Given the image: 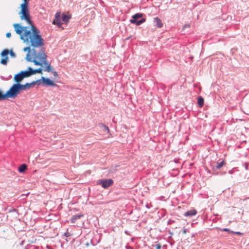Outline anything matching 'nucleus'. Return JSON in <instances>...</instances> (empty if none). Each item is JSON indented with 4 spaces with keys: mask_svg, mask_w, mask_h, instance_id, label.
Returning a JSON list of instances; mask_svg holds the SVG:
<instances>
[{
    "mask_svg": "<svg viewBox=\"0 0 249 249\" xmlns=\"http://www.w3.org/2000/svg\"><path fill=\"white\" fill-rule=\"evenodd\" d=\"M68 233H65V236H67H67H68Z\"/></svg>",
    "mask_w": 249,
    "mask_h": 249,
    "instance_id": "c756f323",
    "label": "nucleus"
},
{
    "mask_svg": "<svg viewBox=\"0 0 249 249\" xmlns=\"http://www.w3.org/2000/svg\"><path fill=\"white\" fill-rule=\"evenodd\" d=\"M23 51L24 52H26V51H28L29 52H31V48L30 47H25L23 49Z\"/></svg>",
    "mask_w": 249,
    "mask_h": 249,
    "instance_id": "5701e85b",
    "label": "nucleus"
},
{
    "mask_svg": "<svg viewBox=\"0 0 249 249\" xmlns=\"http://www.w3.org/2000/svg\"><path fill=\"white\" fill-rule=\"evenodd\" d=\"M113 183V180L111 179H107L104 180H99V184L101 185L104 188H107L109 186H111Z\"/></svg>",
    "mask_w": 249,
    "mask_h": 249,
    "instance_id": "423d86ee",
    "label": "nucleus"
},
{
    "mask_svg": "<svg viewBox=\"0 0 249 249\" xmlns=\"http://www.w3.org/2000/svg\"><path fill=\"white\" fill-rule=\"evenodd\" d=\"M71 16L67 15L66 14H63L61 17L62 21H63L67 23L69 22V19L71 18Z\"/></svg>",
    "mask_w": 249,
    "mask_h": 249,
    "instance_id": "2eb2a0df",
    "label": "nucleus"
},
{
    "mask_svg": "<svg viewBox=\"0 0 249 249\" xmlns=\"http://www.w3.org/2000/svg\"><path fill=\"white\" fill-rule=\"evenodd\" d=\"M24 3L20 5L21 10L20 19L25 20L27 23L31 24L30 29L27 26H22L19 24L13 25L16 33L20 36V38L27 45H30L33 48L41 47L44 45V40L40 35V31L32 24L28 5L30 0H23Z\"/></svg>",
    "mask_w": 249,
    "mask_h": 249,
    "instance_id": "f257e3e1",
    "label": "nucleus"
},
{
    "mask_svg": "<svg viewBox=\"0 0 249 249\" xmlns=\"http://www.w3.org/2000/svg\"><path fill=\"white\" fill-rule=\"evenodd\" d=\"M10 54L13 57H15L16 56L15 53L14 52H13L12 51H11L10 52Z\"/></svg>",
    "mask_w": 249,
    "mask_h": 249,
    "instance_id": "b1692460",
    "label": "nucleus"
},
{
    "mask_svg": "<svg viewBox=\"0 0 249 249\" xmlns=\"http://www.w3.org/2000/svg\"><path fill=\"white\" fill-rule=\"evenodd\" d=\"M33 55L34 59L31 57L30 54L28 53L26 55V59L29 62H32L36 66H45L44 69V71L47 72L52 71L53 68L51 64L47 60V55L42 50L39 53H37L34 49H33Z\"/></svg>",
    "mask_w": 249,
    "mask_h": 249,
    "instance_id": "f03ea898",
    "label": "nucleus"
},
{
    "mask_svg": "<svg viewBox=\"0 0 249 249\" xmlns=\"http://www.w3.org/2000/svg\"><path fill=\"white\" fill-rule=\"evenodd\" d=\"M53 23L58 25L59 27H61L62 24V19L60 13L57 12L55 14V18L53 20Z\"/></svg>",
    "mask_w": 249,
    "mask_h": 249,
    "instance_id": "6e6552de",
    "label": "nucleus"
},
{
    "mask_svg": "<svg viewBox=\"0 0 249 249\" xmlns=\"http://www.w3.org/2000/svg\"><path fill=\"white\" fill-rule=\"evenodd\" d=\"M82 216H83V214H76L73 215L71 219V222L72 223H74L76 222V220L78 219H80Z\"/></svg>",
    "mask_w": 249,
    "mask_h": 249,
    "instance_id": "4468645a",
    "label": "nucleus"
},
{
    "mask_svg": "<svg viewBox=\"0 0 249 249\" xmlns=\"http://www.w3.org/2000/svg\"><path fill=\"white\" fill-rule=\"evenodd\" d=\"M41 81L42 80L43 83L45 84L47 86H55L56 85L54 84V83L49 78H45L44 77H42L41 79H40Z\"/></svg>",
    "mask_w": 249,
    "mask_h": 249,
    "instance_id": "1a4fd4ad",
    "label": "nucleus"
},
{
    "mask_svg": "<svg viewBox=\"0 0 249 249\" xmlns=\"http://www.w3.org/2000/svg\"><path fill=\"white\" fill-rule=\"evenodd\" d=\"M189 27V26L188 25H185V26H184V27Z\"/></svg>",
    "mask_w": 249,
    "mask_h": 249,
    "instance_id": "c85d7f7f",
    "label": "nucleus"
},
{
    "mask_svg": "<svg viewBox=\"0 0 249 249\" xmlns=\"http://www.w3.org/2000/svg\"><path fill=\"white\" fill-rule=\"evenodd\" d=\"M102 126L103 127L104 130L105 131H107V132H109V128H108V126H107V125H106L105 124H102Z\"/></svg>",
    "mask_w": 249,
    "mask_h": 249,
    "instance_id": "aec40b11",
    "label": "nucleus"
},
{
    "mask_svg": "<svg viewBox=\"0 0 249 249\" xmlns=\"http://www.w3.org/2000/svg\"><path fill=\"white\" fill-rule=\"evenodd\" d=\"M234 233L237 234H241V233L240 232H235Z\"/></svg>",
    "mask_w": 249,
    "mask_h": 249,
    "instance_id": "cd10ccee",
    "label": "nucleus"
},
{
    "mask_svg": "<svg viewBox=\"0 0 249 249\" xmlns=\"http://www.w3.org/2000/svg\"><path fill=\"white\" fill-rule=\"evenodd\" d=\"M221 231H228V232H229L233 233V232L232 231H231L229 229H228V228L223 229L221 230Z\"/></svg>",
    "mask_w": 249,
    "mask_h": 249,
    "instance_id": "412c9836",
    "label": "nucleus"
},
{
    "mask_svg": "<svg viewBox=\"0 0 249 249\" xmlns=\"http://www.w3.org/2000/svg\"><path fill=\"white\" fill-rule=\"evenodd\" d=\"M28 70V71H21L20 72L23 78L28 77L33 75V73L31 71L32 68L29 67Z\"/></svg>",
    "mask_w": 249,
    "mask_h": 249,
    "instance_id": "9d476101",
    "label": "nucleus"
},
{
    "mask_svg": "<svg viewBox=\"0 0 249 249\" xmlns=\"http://www.w3.org/2000/svg\"><path fill=\"white\" fill-rule=\"evenodd\" d=\"M41 84V80H37L35 81H33L31 83H26L24 85L20 84V87L21 90H26L30 89L32 87L34 86L36 84L40 85Z\"/></svg>",
    "mask_w": 249,
    "mask_h": 249,
    "instance_id": "39448f33",
    "label": "nucleus"
},
{
    "mask_svg": "<svg viewBox=\"0 0 249 249\" xmlns=\"http://www.w3.org/2000/svg\"><path fill=\"white\" fill-rule=\"evenodd\" d=\"M154 22L156 26L158 28H161L162 27L163 24L161 21V20L158 17L155 18H154Z\"/></svg>",
    "mask_w": 249,
    "mask_h": 249,
    "instance_id": "9b49d317",
    "label": "nucleus"
},
{
    "mask_svg": "<svg viewBox=\"0 0 249 249\" xmlns=\"http://www.w3.org/2000/svg\"><path fill=\"white\" fill-rule=\"evenodd\" d=\"M27 169V166L25 164L21 165L18 168V171L20 173H23Z\"/></svg>",
    "mask_w": 249,
    "mask_h": 249,
    "instance_id": "dca6fc26",
    "label": "nucleus"
},
{
    "mask_svg": "<svg viewBox=\"0 0 249 249\" xmlns=\"http://www.w3.org/2000/svg\"><path fill=\"white\" fill-rule=\"evenodd\" d=\"M22 91L20 87V83H16L13 84L6 91L5 94H3L0 90V101L6 100L8 98L15 99L18 94Z\"/></svg>",
    "mask_w": 249,
    "mask_h": 249,
    "instance_id": "7ed1b4c3",
    "label": "nucleus"
},
{
    "mask_svg": "<svg viewBox=\"0 0 249 249\" xmlns=\"http://www.w3.org/2000/svg\"><path fill=\"white\" fill-rule=\"evenodd\" d=\"M154 247H155L156 249H161V245L160 244H156L155 245L153 246Z\"/></svg>",
    "mask_w": 249,
    "mask_h": 249,
    "instance_id": "4be33fe9",
    "label": "nucleus"
},
{
    "mask_svg": "<svg viewBox=\"0 0 249 249\" xmlns=\"http://www.w3.org/2000/svg\"><path fill=\"white\" fill-rule=\"evenodd\" d=\"M8 53L9 51L7 50H3L1 53V56L2 57L0 61V63L1 64L4 65L7 64L8 60V57L7 56Z\"/></svg>",
    "mask_w": 249,
    "mask_h": 249,
    "instance_id": "0eeeda50",
    "label": "nucleus"
},
{
    "mask_svg": "<svg viewBox=\"0 0 249 249\" xmlns=\"http://www.w3.org/2000/svg\"><path fill=\"white\" fill-rule=\"evenodd\" d=\"M142 16V14L137 13L132 16V18L130 20V22L131 23H134L137 25H140L145 21L144 18H141L140 20H138V19L141 18Z\"/></svg>",
    "mask_w": 249,
    "mask_h": 249,
    "instance_id": "20e7f679",
    "label": "nucleus"
},
{
    "mask_svg": "<svg viewBox=\"0 0 249 249\" xmlns=\"http://www.w3.org/2000/svg\"><path fill=\"white\" fill-rule=\"evenodd\" d=\"M186 232H187V230L186 229H184L183 231V233L185 234Z\"/></svg>",
    "mask_w": 249,
    "mask_h": 249,
    "instance_id": "a878e982",
    "label": "nucleus"
},
{
    "mask_svg": "<svg viewBox=\"0 0 249 249\" xmlns=\"http://www.w3.org/2000/svg\"><path fill=\"white\" fill-rule=\"evenodd\" d=\"M11 36V33H7L6 34V37H10Z\"/></svg>",
    "mask_w": 249,
    "mask_h": 249,
    "instance_id": "393cba45",
    "label": "nucleus"
},
{
    "mask_svg": "<svg viewBox=\"0 0 249 249\" xmlns=\"http://www.w3.org/2000/svg\"><path fill=\"white\" fill-rule=\"evenodd\" d=\"M42 69L41 68H39V69H36L34 70L32 69L31 71L32 72L33 75V74H35L37 73H40L42 72Z\"/></svg>",
    "mask_w": 249,
    "mask_h": 249,
    "instance_id": "a211bd4d",
    "label": "nucleus"
},
{
    "mask_svg": "<svg viewBox=\"0 0 249 249\" xmlns=\"http://www.w3.org/2000/svg\"><path fill=\"white\" fill-rule=\"evenodd\" d=\"M224 164V162L223 160L221 161L220 162H217L216 165V169H219L221 168L223 166Z\"/></svg>",
    "mask_w": 249,
    "mask_h": 249,
    "instance_id": "6ab92c4d",
    "label": "nucleus"
},
{
    "mask_svg": "<svg viewBox=\"0 0 249 249\" xmlns=\"http://www.w3.org/2000/svg\"><path fill=\"white\" fill-rule=\"evenodd\" d=\"M197 104L200 107H202L204 104V99L200 96L198 98Z\"/></svg>",
    "mask_w": 249,
    "mask_h": 249,
    "instance_id": "f3484780",
    "label": "nucleus"
},
{
    "mask_svg": "<svg viewBox=\"0 0 249 249\" xmlns=\"http://www.w3.org/2000/svg\"><path fill=\"white\" fill-rule=\"evenodd\" d=\"M24 78L20 72L16 74L14 76V80L17 82V83H19Z\"/></svg>",
    "mask_w": 249,
    "mask_h": 249,
    "instance_id": "f8f14e48",
    "label": "nucleus"
},
{
    "mask_svg": "<svg viewBox=\"0 0 249 249\" xmlns=\"http://www.w3.org/2000/svg\"><path fill=\"white\" fill-rule=\"evenodd\" d=\"M196 213L197 212L195 209H192L185 212L184 215L185 216H192L195 215Z\"/></svg>",
    "mask_w": 249,
    "mask_h": 249,
    "instance_id": "ddd939ff",
    "label": "nucleus"
},
{
    "mask_svg": "<svg viewBox=\"0 0 249 249\" xmlns=\"http://www.w3.org/2000/svg\"><path fill=\"white\" fill-rule=\"evenodd\" d=\"M53 75H54V76H56V75H57V72H56V71H54V72H53Z\"/></svg>",
    "mask_w": 249,
    "mask_h": 249,
    "instance_id": "bb28decb",
    "label": "nucleus"
}]
</instances>
